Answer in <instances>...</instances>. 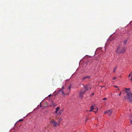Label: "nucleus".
<instances>
[{"mask_svg":"<svg viewBox=\"0 0 132 132\" xmlns=\"http://www.w3.org/2000/svg\"><path fill=\"white\" fill-rule=\"evenodd\" d=\"M91 88V86L89 85H86L82 88L79 94V97L81 98H82L84 97V94L87 90L90 89Z\"/></svg>","mask_w":132,"mask_h":132,"instance_id":"nucleus-1","label":"nucleus"},{"mask_svg":"<svg viewBox=\"0 0 132 132\" xmlns=\"http://www.w3.org/2000/svg\"><path fill=\"white\" fill-rule=\"evenodd\" d=\"M126 50L125 47H122L121 45H119L116 51V52L118 53H122L125 52Z\"/></svg>","mask_w":132,"mask_h":132,"instance_id":"nucleus-2","label":"nucleus"},{"mask_svg":"<svg viewBox=\"0 0 132 132\" xmlns=\"http://www.w3.org/2000/svg\"><path fill=\"white\" fill-rule=\"evenodd\" d=\"M125 89H126V92L127 94V100L131 102L132 103V94L129 90L130 89L126 88H125Z\"/></svg>","mask_w":132,"mask_h":132,"instance_id":"nucleus-3","label":"nucleus"},{"mask_svg":"<svg viewBox=\"0 0 132 132\" xmlns=\"http://www.w3.org/2000/svg\"><path fill=\"white\" fill-rule=\"evenodd\" d=\"M50 122L52 124L54 125L55 127H56L57 126L59 125L60 124L59 123H58L56 122L53 119H52Z\"/></svg>","mask_w":132,"mask_h":132,"instance_id":"nucleus-4","label":"nucleus"},{"mask_svg":"<svg viewBox=\"0 0 132 132\" xmlns=\"http://www.w3.org/2000/svg\"><path fill=\"white\" fill-rule=\"evenodd\" d=\"M112 111L111 109L107 110L104 112V113L108 114L109 115H110L112 113Z\"/></svg>","mask_w":132,"mask_h":132,"instance_id":"nucleus-5","label":"nucleus"},{"mask_svg":"<svg viewBox=\"0 0 132 132\" xmlns=\"http://www.w3.org/2000/svg\"><path fill=\"white\" fill-rule=\"evenodd\" d=\"M98 110V108H91L90 110H89V111H93L94 112H96Z\"/></svg>","mask_w":132,"mask_h":132,"instance_id":"nucleus-6","label":"nucleus"},{"mask_svg":"<svg viewBox=\"0 0 132 132\" xmlns=\"http://www.w3.org/2000/svg\"><path fill=\"white\" fill-rule=\"evenodd\" d=\"M49 106L54 107L56 106V104L53 101H51V102L50 105Z\"/></svg>","mask_w":132,"mask_h":132,"instance_id":"nucleus-7","label":"nucleus"},{"mask_svg":"<svg viewBox=\"0 0 132 132\" xmlns=\"http://www.w3.org/2000/svg\"><path fill=\"white\" fill-rule=\"evenodd\" d=\"M64 86H63L62 88L59 91V92H61L62 93V95H65V94L63 93V88Z\"/></svg>","mask_w":132,"mask_h":132,"instance_id":"nucleus-8","label":"nucleus"},{"mask_svg":"<svg viewBox=\"0 0 132 132\" xmlns=\"http://www.w3.org/2000/svg\"><path fill=\"white\" fill-rule=\"evenodd\" d=\"M90 78V77L89 76H87L85 77H83L82 79V80L84 81L85 80V79H89Z\"/></svg>","mask_w":132,"mask_h":132,"instance_id":"nucleus-9","label":"nucleus"},{"mask_svg":"<svg viewBox=\"0 0 132 132\" xmlns=\"http://www.w3.org/2000/svg\"><path fill=\"white\" fill-rule=\"evenodd\" d=\"M44 105H45V106H44V107H47V105H48V103L46 102H44Z\"/></svg>","mask_w":132,"mask_h":132,"instance_id":"nucleus-10","label":"nucleus"},{"mask_svg":"<svg viewBox=\"0 0 132 132\" xmlns=\"http://www.w3.org/2000/svg\"><path fill=\"white\" fill-rule=\"evenodd\" d=\"M60 108H56V111L55 112V113H57V111Z\"/></svg>","mask_w":132,"mask_h":132,"instance_id":"nucleus-11","label":"nucleus"},{"mask_svg":"<svg viewBox=\"0 0 132 132\" xmlns=\"http://www.w3.org/2000/svg\"><path fill=\"white\" fill-rule=\"evenodd\" d=\"M62 119L61 118H58V123H60V122L61 120Z\"/></svg>","mask_w":132,"mask_h":132,"instance_id":"nucleus-12","label":"nucleus"},{"mask_svg":"<svg viewBox=\"0 0 132 132\" xmlns=\"http://www.w3.org/2000/svg\"><path fill=\"white\" fill-rule=\"evenodd\" d=\"M127 40H125V41H124L123 42V43L124 44L126 45V43H127Z\"/></svg>","mask_w":132,"mask_h":132,"instance_id":"nucleus-13","label":"nucleus"},{"mask_svg":"<svg viewBox=\"0 0 132 132\" xmlns=\"http://www.w3.org/2000/svg\"><path fill=\"white\" fill-rule=\"evenodd\" d=\"M107 100V98H104L102 99V100L103 101H106Z\"/></svg>","mask_w":132,"mask_h":132,"instance_id":"nucleus-14","label":"nucleus"},{"mask_svg":"<svg viewBox=\"0 0 132 132\" xmlns=\"http://www.w3.org/2000/svg\"><path fill=\"white\" fill-rule=\"evenodd\" d=\"M70 87H69L68 88V90H69V92H70Z\"/></svg>","mask_w":132,"mask_h":132,"instance_id":"nucleus-15","label":"nucleus"},{"mask_svg":"<svg viewBox=\"0 0 132 132\" xmlns=\"http://www.w3.org/2000/svg\"><path fill=\"white\" fill-rule=\"evenodd\" d=\"M116 67H115L114 68V70H113V72H115V70H116Z\"/></svg>","mask_w":132,"mask_h":132,"instance_id":"nucleus-16","label":"nucleus"},{"mask_svg":"<svg viewBox=\"0 0 132 132\" xmlns=\"http://www.w3.org/2000/svg\"><path fill=\"white\" fill-rule=\"evenodd\" d=\"M23 119H21L20 120H19V121H23Z\"/></svg>","mask_w":132,"mask_h":132,"instance_id":"nucleus-17","label":"nucleus"},{"mask_svg":"<svg viewBox=\"0 0 132 132\" xmlns=\"http://www.w3.org/2000/svg\"><path fill=\"white\" fill-rule=\"evenodd\" d=\"M94 93H93L90 96H92L93 95H94Z\"/></svg>","mask_w":132,"mask_h":132,"instance_id":"nucleus-18","label":"nucleus"},{"mask_svg":"<svg viewBox=\"0 0 132 132\" xmlns=\"http://www.w3.org/2000/svg\"><path fill=\"white\" fill-rule=\"evenodd\" d=\"M130 120L131 123L132 124V120H131V119H130Z\"/></svg>","mask_w":132,"mask_h":132,"instance_id":"nucleus-19","label":"nucleus"},{"mask_svg":"<svg viewBox=\"0 0 132 132\" xmlns=\"http://www.w3.org/2000/svg\"><path fill=\"white\" fill-rule=\"evenodd\" d=\"M121 92H120V94L119 95V96H120L121 95Z\"/></svg>","mask_w":132,"mask_h":132,"instance_id":"nucleus-20","label":"nucleus"},{"mask_svg":"<svg viewBox=\"0 0 132 132\" xmlns=\"http://www.w3.org/2000/svg\"><path fill=\"white\" fill-rule=\"evenodd\" d=\"M116 78V77H114L113 78V79H115Z\"/></svg>","mask_w":132,"mask_h":132,"instance_id":"nucleus-21","label":"nucleus"},{"mask_svg":"<svg viewBox=\"0 0 132 132\" xmlns=\"http://www.w3.org/2000/svg\"><path fill=\"white\" fill-rule=\"evenodd\" d=\"M114 86L115 87H116V88H118V86Z\"/></svg>","mask_w":132,"mask_h":132,"instance_id":"nucleus-22","label":"nucleus"},{"mask_svg":"<svg viewBox=\"0 0 132 132\" xmlns=\"http://www.w3.org/2000/svg\"><path fill=\"white\" fill-rule=\"evenodd\" d=\"M131 73L128 76V77H129L130 76H131Z\"/></svg>","mask_w":132,"mask_h":132,"instance_id":"nucleus-23","label":"nucleus"},{"mask_svg":"<svg viewBox=\"0 0 132 132\" xmlns=\"http://www.w3.org/2000/svg\"><path fill=\"white\" fill-rule=\"evenodd\" d=\"M91 107H94V106L93 105H92Z\"/></svg>","mask_w":132,"mask_h":132,"instance_id":"nucleus-24","label":"nucleus"},{"mask_svg":"<svg viewBox=\"0 0 132 132\" xmlns=\"http://www.w3.org/2000/svg\"><path fill=\"white\" fill-rule=\"evenodd\" d=\"M51 96V94H50V95H49L48 96L50 97V96Z\"/></svg>","mask_w":132,"mask_h":132,"instance_id":"nucleus-25","label":"nucleus"},{"mask_svg":"<svg viewBox=\"0 0 132 132\" xmlns=\"http://www.w3.org/2000/svg\"><path fill=\"white\" fill-rule=\"evenodd\" d=\"M40 107H41L42 106L41 105V103H40Z\"/></svg>","mask_w":132,"mask_h":132,"instance_id":"nucleus-26","label":"nucleus"},{"mask_svg":"<svg viewBox=\"0 0 132 132\" xmlns=\"http://www.w3.org/2000/svg\"><path fill=\"white\" fill-rule=\"evenodd\" d=\"M130 80L132 81V76L131 79H130Z\"/></svg>","mask_w":132,"mask_h":132,"instance_id":"nucleus-27","label":"nucleus"},{"mask_svg":"<svg viewBox=\"0 0 132 132\" xmlns=\"http://www.w3.org/2000/svg\"><path fill=\"white\" fill-rule=\"evenodd\" d=\"M60 114H61V112H60Z\"/></svg>","mask_w":132,"mask_h":132,"instance_id":"nucleus-28","label":"nucleus"},{"mask_svg":"<svg viewBox=\"0 0 132 132\" xmlns=\"http://www.w3.org/2000/svg\"><path fill=\"white\" fill-rule=\"evenodd\" d=\"M132 116V115H131V116Z\"/></svg>","mask_w":132,"mask_h":132,"instance_id":"nucleus-29","label":"nucleus"},{"mask_svg":"<svg viewBox=\"0 0 132 132\" xmlns=\"http://www.w3.org/2000/svg\"><path fill=\"white\" fill-rule=\"evenodd\" d=\"M88 120V119H87L86 121H87V120Z\"/></svg>","mask_w":132,"mask_h":132,"instance_id":"nucleus-30","label":"nucleus"},{"mask_svg":"<svg viewBox=\"0 0 132 132\" xmlns=\"http://www.w3.org/2000/svg\"><path fill=\"white\" fill-rule=\"evenodd\" d=\"M121 76H119V77H121Z\"/></svg>","mask_w":132,"mask_h":132,"instance_id":"nucleus-31","label":"nucleus"},{"mask_svg":"<svg viewBox=\"0 0 132 132\" xmlns=\"http://www.w3.org/2000/svg\"><path fill=\"white\" fill-rule=\"evenodd\" d=\"M132 75V74H131V75Z\"/></svg>","mask_w":132,"mask_h":132,"instance_id":"nucleus-32","label":"nucleus"}]
</instances>
